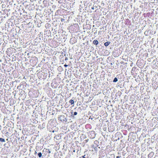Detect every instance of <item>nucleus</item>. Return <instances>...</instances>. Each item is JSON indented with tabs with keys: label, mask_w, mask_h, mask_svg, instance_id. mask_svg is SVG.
<instances>
[{
	"label": "nucleus",
	"mask_w": 158,
	"mask_h": 158,
	"mask_svg": "<svg viewBox=\"0 0 158 158\" xmlns=\"http://www.w3.org/2000/svg\"><path fill=\"white\" fill-rule=\"evenodd\" d=\"M93 43L94 44L97 45L98 44V42L97 40H95L93 41Z\"/></svg>",
	"instance_id": "obj_1"
},
{
	"label": "nucleus",
	"mask_w": 158,
	"mask_h": 158,
	"mask_svg": "<svg viewBox=\"0 0 158 158\" xmlns=\"http://www.w3.org/2000/svg\"><path fill=\"white\" fill-rule=\"evenodd\" d=\"M110 44V42H105L104 43V44L105 46L107 47V46H108Z\"/></svg>",
	"instance_id": "obj_2"
},
{
	"label": "nucleus",
	"mask_w": 158,
	"mask_h": 158,
	"mask_svg": "<svg viewBox=\"0 0 158 158\" xmlns=\"http://www.w3.org/2000/svg\"><path fill=\"white\" fill-rule=\"evenodd\" d=\"M69 102L71 104V105H73L74 104V102L73 100L71 99L69 101Z\"/></svg>",
	"instance_id": "obj_3"
},
{
	"label": "nucleus",
	"mask_w": 158,
	"mask_h": 158,
	"mask_svg": "<svg viewBox=\"0 0 158 158\" xmlns=\"http://www.w3.org/2000/svg\"><path fill=\"white\" fill-rule=\"evenodd\" d=\"M110 128H111V127H110L109 128V131L110 132H112L113 131H114V129L113 128L112 129V130H110Z\"/></svg>",
	"instance_id": "obj_4"
},
{
	"label": "nucleus",
	"mask_w": 158,
	"mask_h": 158,
	"mask_svg": "<svg viewBox=\"0 0 158 158\" xmlns=\"http://www.w3.org/2000/svg\"><path fill=\"white\" fill-rule=\"evenodd\" d=\"M0 141L2 142H5V141L4 139L2 138H0Z\"/></svg>",
	"instance_id": "obj_5"
},
{
	"label": "nucleus",
	"mask_w": 158,
	"mask_h": 158,
	"mask_svg": "<svg viewBox=\"0 0 158 158\" xmlns=\"http://www.w3.org/2000/svg\"><path fill=\"white\" fill-rule=\"evenodd\" d=\"M117 81H118V79H117V78H116V77H115V78H114V79L113 81L114 82H117Z\"/></svg>",
	"instance_id": "obj_6"
},
{
	"label": "nucleus",
	"mask_w": 158,
	"mask_h": 158,
	"mask_svg": "<svg viewBox=\"0 0 158 158\" xmlns=\"http://www.w3.org/2000/svg\"><path fill=\"white\" fill-rule=\"evenodd\" d=\"M38 156L39 157H40L42 156V153L41 152H39L38 153Z\"/></svg>",
	"instance_id": "obj_7"
},
{
	"label": "nucleus",
	"mask_w": 158,
	"mask_h": 158,
	"mask_svg": "<svg viewBox=\"0 0 158 158\" xmlns=\"http://www.w3.org/2000/svg\"><path fill=\"white\" fill-rule=\"evenodd\" d=\"M77 112H75L74 113V115H77Z\"/></svg>",
	"instance_id": "obj_8"
},
{
	"label": "nucleus",
	"mask_w": 158,
	"mask_h": 158,
	"mask_svg": "<svg viewBox=\"0 0 158 158\" xmlns=\"http://www.w3.org/2000/svg\"><path fill=\"white\" fill-rule=\"evenodd\" d=\"M64 66L65 67H67L68 66V65L65 64L64 65Z\"/></svg>",
	"instance_id": "obj_9"
},
{
	"label": "nucleus",
	"mask_w": 158,
	"mask_h": 158,
	"mask_svg": "<svg viewBox=\"0 0 158 158\" xmlns=\"http://www.w3.org/2000/svg\"><path fill=\"white\" fill-rule=\"evenodd\" d=\"M85 155H84V156H82V158H85Z\"/></svg>",
	"instance_id": "obj_10"
},
{
	"label": "nucleus",
	"mask_w": 158,
	"mask_h": 158,
	"mask_svg": "<svg viewBox=\"0 0 158 158\" xmlns=\"http://www.w3.org/2000/svg\"><path fill=\"white\" fill-rule=\"evenodd\" d=\"M64 20V19H61V21L62 22Z\"/></svg>",
	"instance_id": "obj_11"
},
{
	"label": "nucleus",
	"mask_w": 158,
	"mask_h": 158,
	"mask_svg": "<svg viewBox=\"0 0 158 158\" xmlns=\"http://www.w3.org/2000/svg\"><path fill=\"white\" fill-rule=\"evenodd\" d=\"M120 157L119 156H117L116 158H119Z\"/></svg>",
	"instance_id": "obj_12"
},
{
	"label": "nucleus",
	"mask_w": 158,
	"mask_h": 158,
	"mask_svg": "<svg viewBox=\"0 0 158 158\" xmlns=\"http://www.w3.org/2000/svg\"><path fill=\"white\" fill-rule=\"evenodd\" d=\"M36 153H37V152H36L35 151V154H36Z\"/></svg>",
	"instance_id": "obj_13"
},
{
	"label": "nucleus",
	"mask_w": 158,
	"mask_h": 158,
	"mask_svg": "<svg viewBox=\"0 0 158 158\" xmlns=\"http://www.w3.org/2000/svg\"><path fill=\"white\" fill-rule=\"evenodd\" d=\"M67 60V58H65V60Z\"/></svg>",
	"instance_id": "obj_14"
},
{
	"label": "nucleus",
	"mask_w": 158,
	"mask_h": 158,
	"mask_svg": "<svg viewBox=\"0 0 158 158\" xmlns=\"http://www.w3.org/2000/svg\"><path fill=\"white\" fill-rule=\"evenodd\" d=\"M67 60V58H65V60Z\"/></svg>",
	"instance_id": "obj_15"
}]
</instances>
